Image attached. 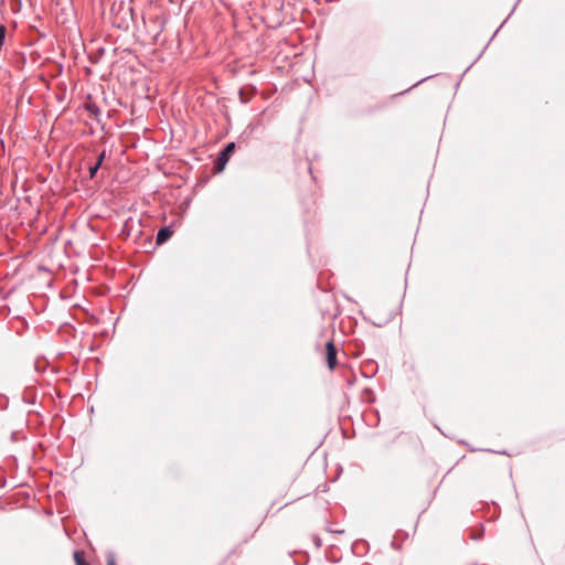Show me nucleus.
I'll use <instances>...</instances> for the list:
<instances>
[{
  "label": "nucleus",
  "mask_w": 565,
  "mask_h": 565,
  "mask_svg": "<svg viewBox=\"0 0 565 565\" xmlns=\"http://www.w3.org/2000/svg\"><path fill=\"white\" fill-rule=\"evenodd\" d=\"M54 281L53 274L46 269L45 267H38V289L40 288V285L43 286V288H51Z\"/></svg>",
  "instance_id": "f257e3e1"
},
{
  "label": "nucleus",
  "mask_w": 565,
  "mask_h": 565,
  "mask_svg": "<svg viewBox=\"0 0 565 565\" xmlns=\"http://www.w3.org/2000/svg\"><path fill=\"white\" fill-rule=\"evenodd\" d=\"M234 149H235V143L230 142L225 146L223 151L220 153V156L216 160V164H217L220 171L224 169V167L227 163L230 156L234 151Z\"/></svg>",
  "instance_id": "f03ea898"
},
{
  "label": "nucleus",
  "mask_w": 565,
  "mask_h": 565,
  "mask_svg": "<svg viewBox=\"0 0 565 565\" xmlns=\"http://www.w3.org/2000/svg\"><path fill=\"white\" fill-rule=\"evenodd\" d=\"M327 350V363L329 369L333 370L337 364V348L332 341H328L326 344Z\"/></svg>",
  "instance_id": "7ed1b4c3"
},
{
  "label": "nucleus",
  "mask_w": 565,
  "mask_h": 565,
  "mask_svg": "<svg viewBox=\"0 0 565 565\" xmlns=\"http://www.w3.org/2000/svg\"><path fill=\"white\" fill-rule=\"evenodd\" d=\"M173 234L171 226L162 227L157 233V244L166 243Z\"/></svg>",
  "instance_id": "20e7f679"
},
{
  "label": "nucleus",
  "mask_w": 565,
  "mask_h": 565,
  "mask_svg": "<svg viewBox=\"0 0 565 565\" xmlns=\"http://www.w3.org/2000/svg\"><path fill=\"white\" fill-rule=\"evenodd\" d=\"M74 561L76 565H88L84 557V552L82 551H75L74 552Z\"/></svg>",
  "instance_id": "39448f33"
},
{
  "label": "nucleus",
  "mask_w": 565,
  "mask_h": 565,
  "mask_svg": "<svg viewBox=\"0 0 565 565\" xmlns=\"http://www.w3.org/2000/svg\"><path fill=\"white\" fill-rule=\"evenodd\" d=\"M86 109L89 111L92 116L95 118L100 114L99 107L94 103L86 104Z\"/></svg>",
  "instance_id": "423d86ee"
},
{
  "label": "nucleus",
  "mask_w": 565,
  "mask_h": 565,
  "mask_svg": "<svg viewBox=\"0 0 565 565\" xmlns=\"http://www.w3.org/2000/svg\"><path fill=\"white\" fill-rule=\"evenodd\" d=\"M7 35V28L4 25H0V51L2 50V46L6 41Z\"/></svg>",
  "instance_id": "0eeeda50"
},
{
  "label": "nucleus",
  "mask_w": 565,
  "mask_h": 565,
  "mask_svg": "<svg viewBox=\"0 0 565 565\" xmlns=\"http://www.w3.org/2000/svg\"><path fill=\"white\" fill-rule=\"evenodd\" d=\"M23 399L29 403V404H33L34 399H33V393L32 391H25L24 392V395H23Z\"/></svg>",
  "instance_id": "6e6552de"
},
{
  "label": "nucleus",
  "mask_w": 565,
  "mask_h": 565,
  "mask_svg": "<svg viewBox=\"0 0 565 565\" xmlns=\"http://www.w3.org/2000/svg\"><path fill=\"white\" fill-rule=\"evenodd\" d=\"M100 168L99 163H95L93 166L89 167V178L93 179L96 174V172L98 171V169Z\"/></svg>",
  "instance_id": "1a4fd4ad"
},
{
  "label": "nucleus",
  "mask_w": 565,
  "mask_h": 565,
  "mask_svg": "<svg viewBox=\"0 0 565 565\" xmlns=\"http://www.w3.org/2000/svg\"><path fill=\"white\" fill-rule=\"evenodd\" d=\"M105 157H106V151H105V150H103V151L98 154V158H97L96 163H99V166L102 167V163H103V161H104Z\"/></svg>",
  "instance_id": "9d476101"
},
{
  "label": "nucleus",
  "mask_w": 565,
  "mask_h": 565,
  "mask_svg": "<svg viewBox=\"0 0 565 565\" xmlns=\"http://www.w3.org/2000/svg\"><path fill=\"white\" fill-rule=\"evenodd\" d=\"M40 84H41L43 87H46V82H45V79L42 77V75H38V86H39Z\"/></svg>",
  "instance_id": "9b49d317"
},
{
  "label": "nucleus",
  "mask_w": 565,
  "mask_h": 565,
  "mask_svg": "<svg viewBox=\"0 0 565 565\" xmlns=\"http://www.w3.org/2000/svg\"><path fill=\"white\" fill-rule=\"evenodd\" d=\"M107 565H116L114 556H108L107 557Z\"/></svg>",
  "instance_id": "f8f14e48"
},
{
  "label": "nucleus",
  "mask_w": 565,
  "mask_h": 565,
  "mask_svg": "<svg viewBox=\"0 0 565 565\" xmlns=\"http://www.w3.org/2000/svg\"><path fill=\"white\" fill-rule=\"evenodd\" d=\"M18 324H22V326H24V324H25V320H24V319H20V318H19V319H17V320H15V326H14L17 329L19 328V327H18Z\"/></svg>",
  "instance_id": "ddd939ff"
},
{
  "label": "nucleus",
  "mask_w": 565,
  "mask_h": 565,
  "mask_svg": "<svg viewBox=\"0 0 565 565\" xmlns=\"http://www.w3.org/2000/svg\"><path fill=\"white\" fill-rule=\"evenodd\" d=\"M392 546H393L394 548H399V546H397V545H396L395 540L392 542Z\"/></svg>",
  "instance_id": "4468645a"
},
{
  "label": "nucleus",
  "mask_w": 565,
  "mask_h": 565,
  "mask_svg": "<svg viewBox=\"0 0 565 565\" xmlns=\"http://www.w3.org/2000/svg\"><path fill=\"white\" fill-rule=\"evenodd\" d=\"M36 180H38V182L44 181V179H42L39 174L36 177Z\"/></svg>",
  "instance_id": "2eb2a0df"
},
{
  "label": "nucleus",
  "mask_w": 565,
  "mask_h": 565,
  "mask_svg": "<svg viewBox=\"0 0 565 565\" xmlns=\"http://www.w3.org/2000/svg\"><path fill=\"white\" fill-rule=\"evenodd\" d=\"M36 369H38V372L40 371L41 369V365H40V360L38 359V365H36Z\"/></svg>",
  "instance_id": "dca6fc26"
}]
</instances>
